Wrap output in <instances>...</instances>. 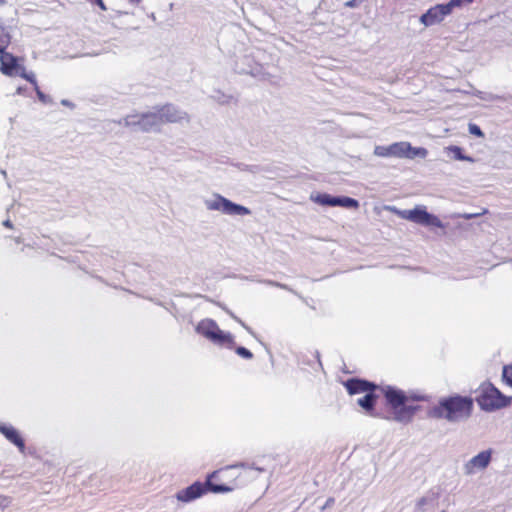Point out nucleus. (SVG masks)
Wrapping results in <instances>:
<instances>
[{"mask_svg":"<svg viewBox=\"0 0 512 512\" xmlns=\"http://www.w3.org/2000/svg\"><path fill=\"white\" fill-rule=\"evenodd\" d=\"M431 502V499L429 497L423 496L419 499H417L415 503V507L417 510L423 511L427 505H429Z\"/></svg>","mask_w":512,"mask_h":512,"instance_id":"nucleus-23","label":"nucleus"},{"mask_svg":"<svg viewBox=\"0 0 512 512\" xmlns=\"http://www.w3.org/2000/svg\"><path fill=\"white\" fill-rule=\"evenodd\" d=\"M472 93L476 97H478L479 99L484 100V101H495V100H498L500 98L499 96L494 95L492 93H485V92H482V91H479V90H473Z\"/></svg>","mask_w":512,"mask_h":512,"instance_id":"nucleus-21","label":"nucleus"},{"mask_svg":"<svg viewBox=\"0 0 512 512\" xmlns=\"http://www.w3.org/2000/svg\"><path fill=\"white\" fill-rule=\"evenodd\" d=\"M477 402L485 411H493L508 405L509 400L492 384H483Z\"/></svg>","mask_w":512,"mask_h":512,"instance_id":"nucleus-8","label":"nucleus"},{"mask_svg":"<svg viewBox=\"0 0 512 512\" xmlns=\"http://www.w3.org/2000/svg\"><path fill=\"white\" fill-rule=\"evenodd\" d=\"M162 125L166 123H189L190 116L187 112L172 104L157 107Z\"/></svg>","mask_w":512,"mask_h":512,"instance_id":"nucleus-13","label":"nucleus"},{"mask_svg":"<svg viewBox=\"0 0 512 512\" xmlns=\"http://www.w3.org/2000/svg\"><path fill=\"white\" fill-rule=\"evenodd\" d=\"M408 148L409 142L405 141L391 144L392 157L405 158Z\"/></svg>","mask_w":512,"mask_h":512,"instance_id":"nucleus-16","label":"nucleus"},{"mask_svg":"<svg viewBox=\"0 0 512 512\" xmlns=\"http://www.w3.org/2000/svg\"><path fill=\"white\" fill-rule=\"evenodd\" d=\"M474 0H450V6L455 8H461L464 5L471 4Z\"/></svg>","mask_w":512,"mask_h":512,"instance_id":"nucleus-25","label":"nucleus"},{"mask_svg":"<svg viewBox=\"0 0 512 512\" xmlns=\"http://www.w3.org/2000/svg\"><path fill=\"white\" fill-rule=\"evenodd\" d=\"M310 200L321 206H339L347 209H357L359 207L358 201L353 198L346 196L337 197L327 193H311Z\"/></svg>","mask_w":512,"mask_h":512,"instance_id":"nucleus-10","label":"nucleus"},{"mask_svg":"<svg viewBox=\"0 0 512 512\" xmlns=\"http://www.w3.org/2000/svg\"><path fill=\"white\" fill-rule=\"evenodd\" d=\"M120 124L126 127H137L143 132L158 131L162 126L157 107L147 113L127 115L120 121Z\"/></svg>","mask_w":512,"mask_h":512,"instance_id":"nucleus-5","label":"nucleus"},{"mask_svg":"<svg viewBox=\"0 0 512 512\" xmlns=\"http://www.w3.org/2000/svg\"><path fill=\"white\" fill-rule=\"evenodd\" d=\"M206 486L214 493H227L237 488L238 484L235 482L233 486L217 485L210 483L209 480L206 485L201 482H195L189 487L178 491L176 493V498L178 501L183 503L191 502L205 494L207 490Z\"/></svg>","mask_w":512,"mask_h":512,"instance_id":"nucleus-6","label":"nucleus"},{"mask_svg":"<svg viewBox=\"0 0 512 512\" xmlns=\"http://www.w3.org/2000/svg\"><path fill=\"white\" fill-rule=\"evenodd\" d=\"M61 103L65 106H71V103L68 100H62Z\"/></svg>","mask_w":512,"mask_h":512,"instance_id":"nucleus-37","label":"nucleus"},{"mask_svg":"<svg viewBox=\"0 0 512 512\" xmlns=\"http://www.w3.org/2000/svg\"><path fill=\"white\" fill-rule=\"evenodd\" d=\"M428 155L427 149L423 147H412L409 143V148L407 150V155L405 158L414 159L416 157L425 158Z\"/></svg>","mask_w":512,"mask_h":512,"instance_id":"nucleus-17","label":"nucleus"},{"mask_svg":"<svg viewBox=\"0 0 512 512\" xmlns=\"http://www.w3.org/2000/svg\"><path fill=\"white\" fill-rule=\"evenodd\" d=\"M360 4L358 0H350L345 3V6L348 8H355Z\"/></svg>","mask_w":512,"mask_h":512,"instance_id":"nucleus-33","label":"nucleus"},{"mask_svg":"<svg viewBox=\"0 0 512 512\" xmlns=\"http://www.w3.org/2000/svg\"><path fill=\"white\" fill-rule=\"evenodd\" d=\"M0 432L13 444H15L21 452H24L25 444L19 432L12 426L0 424Z\"/></svg>","mask_w":512,"mask_h":512,"instance_id":"nucleus-15","label":"nucleus"},{"mask_svg":"<svg viewBox=\"0 0 512 512\" xmlns=\"http://www.w3.org/2000/svg\"><path fill=\"white\" fill-rule=\"evenodd\" d=\"M3 225H4L5 227H7V228H12V223H11V221H10L9 219L5 220V221L3 222Z\"/></svg>","mask_w":512,"mask_h":512,"instance_id":"nucleus-35","label":"nucleus"},{"mask_svg":"<svg viewBox=\"0 0 512 512\" xmlns=\"http://www.w3.org/2000/svg\"><path fill=\"white\" fill-rule=\"evenodd\" d=\"M469 132L477 137H483L484 134L479 126L476 124H469Z\"/></svg>","mask_w":512,"mask_h":512,"instance_id":"nucleus-29","label":"nucleus"},{"mask_svg":"<svg viewBox=\"0 0 512 512\" xmlns=\"http://www.w3.org/2000/svg\"><path fill=\"white\" fill-rule=\"evenodd\" d=\"M472 400L468 397L452 396L442 398L439 404L432 408L431 414L437 418H444L450 422H457L470 416Z\"/></svg>","mask_w":512,"mask_h":512,"instance_id":"nucleus-1","label":"nucleus"},{"mask_svg":"<svg viewBox=\"0 0 512 512\" xmlns=\"http://www.w3.org/2000/svg\"><path fill=\"white\" fill-rule=\"evenodd\" d=\"M237 467L244 468V467H246V465L244 463H239V464H236V465L228 466L227 469L237 468Z\"/></svg>","mask_w":512,"mask_h":512,"instance_id":"nucleus-34","label":"nucleus"},{"mask_svg":"<svg viewBox=\"0 0 512 512\" xmlns=\"http://www.w3.org/2000/svg\"><path fill=\"white\" fill-rule=\"evenodd\" d=\"M453 10V7L450 6V2L445 4H437L422 14L419 21L425 27L440 24L448 15L453 12Z\"/></svg>","mask_w":512,"mask_h":512,"instance_id":"nucleus-12","label":"nucleus"},{"mask_svg":"<svg viewBox=\"0 0 512 512\" xmlns=\"http://www.w3.org/2000/svg\"><path fill=\"white\" fill-rule=\"evenodd\" d=\"M262 282L264 284H266V285H269V286H274V287H278V288L285 289V290H288V291H292V289L289 288L286 284H282V283L275 282V281H272V280H264Z\"/></svg>","mask_w":512,"mask_h":512,"instance_id":"nucleus-26","label":"nucleus"},{"mask_svg":"<svg viewBox=\"0 0 512 512\" xmlns=\"http://www.w3.org/2000/svg\"><path fill=\"white\" fill-rule=\"evenodd\" d=\"M493 450H482L463 464V473L466 476H473L488 468L492 461Z\"/></svg>","mask_w":512,"mask_h":512,"instance_id":"nucleus-11","label":"nucleus"},{"mask_svg":"<svg viewBox=\"0 0 512 512\" xmlns=\"http://www.w3.org/2000/svg\"><path fill=\"white\" fill-rule=\"evenodd\" d=\"M478 214H467L464 216L465 219H472L474 217H476Z\"/></svg>","mask_w":512,"mask_h":512,"instance_id":"nucleus-36","label":"nucleus"},{"mask_svg":"<svg viewBox=\"0 0 512 512\" xmlns=\"http://www.w3.org/2000/svg\"><path fill=\"white\" fill-rule=\"evenodd\" d=\"M387 210L395 213L402 219L414 222L423 226H433L437 228H444L443 222L433 214L428 213L425 206H416L414 209L409 210H398L395 207L387 206Z\"/></svg>","mask_w":512,"mask_h":512,"instance_id":"nucleus-4","label":"nucleus"},{"mask_svg":"<svg viewBox=\"0 0 512 512\" xmlns=\"http://www.w3.org/2000/svg\"><path fill=\"white\" fill-rule=\"evenodd\" d=\"M384 394L388 404L392 408V417L398 422H410L415 414L416 407L406 405L409 401H419L423 397L417 395H407L402 390L387 386Z\"/></svg>","mask_w":512,"mask_h":512,"instance_id":"nucleus-2","label":"nucleus"},{"mask_svg":"<svg viewBox=\"0 0 512 512\" xmlns=\"http://www.w3.org/2000/svg\"><path fill=\"white\" fill-rule=\"evenodd\" d=\"M11 40L9 32L0 24V53L9 45Z\"/></svg>","mask_w":512,"mask_h":512,"instance_id":"nucleus-19","label":"nucleus"},{"mask_svg":"<svg viewBox=\"0 0 512 512\" xmlns=\"http://www.w3.org/2000/svg\"><path fill=\"white\" fill-rule=\"evenodd\" d=\"M213 98L216 99L221 104H227L231 100L230 96H225V95H221L219 97L213 96Z\"/></svg>","mask_w":512,"mask_h":512,"instance_id":"nucleus-32","label":"nucleus"},{"mask_svg":"<svg viewBox=\"0 0 512 512\" xmlns=\"http://www.w3.org/2000/svg\"><path fill=\"white\" fill-rule=\"evenodd\" d=\"M35 90H36V93H37V96L39 98V100L43 103H48L49 102V97L47 95H45L40 89L38 86L35 87Z\"/></svg>","mask_w":512,"mask_h":512,"instance_id":"nucleus-30","label":"nucleus"},{"mask_svg":"<svg viewBox=\"0 0 512 512\" xmlns=\"http://www.w3.org/2000/svg\"><path fill=\"white\" fill-rule=\"evenodd\" d=\"M22 91H23V90H22V88H21V87H19V88L17 89L16 93H17V94H22Z\"/></svg>","mask_w":512,"mask_h":512,"instance_id":"nucleus-38","label":"nucleus"},{"mask_svg":"<svg viewBox=\"0 0 512 512\" xmlns=\"http://www.w3.org/2000/svg\"><path fill=\"white\" fill-rule=\"evenodd\" d=\"M196 332L215 345L232 348L235 345L234 337L231 333L220 329L218 324L209 318L201 320L196 326Z\"/></svg>","mask_w":512,"mask_h":512,"instance_id":"nucleus-3","label":"nucleus"},{"mask_svg":"<svg viewBox=\"0 0 512 512\" xmlns=\"http://www.w3.org/2000/svg\"><path fill=\"white\" fill-rule=\"evenodd\" d=\"M12 502L11 497L6 495H0V509H6Z\"/></svg>","mask_w":512,"mask_h":512,"instance_id":"nucleus-28","label":"nucleus"},{"mask_svg":"<svg viewBox=\"0 0 512 512\" xmlns=\"http://www.w3.org/2000/svg\"><path fill=\"white\" fill-rule=\"evenodd\" d=\"M18 75L21 76L22 78L28 80L29 82H31L35 87L37 86V82H36L34 74L26 73L24 67H22V69L20 70V73Z\"/></svg>","mask_w":512,"mask_h":512,"instance_id":"nucleus-24","label":"nucleus"},{"mask_svg":"<svg viewBox=\"0 0 512 512\" xmlns=\"http://www.w3.org/2000/svg\"><path fill=\"white\" fill-rule=\"evenodd\" d=\"M132 3H139L141 0H129Z\"/></svg>","mask_w":512,"mask_h":512,"instance_id":"nucleus-39","label":"nucleus"},{"mask_svg":"<svg viewBox=\"0 0 512 512\" xmlns=\"http://www.w3.org/2000/svg\"><path fill=\"white\" fill-rule=\"evenodd\" d=\"M18 58L10 53H0V71L7 76H17L22 69Z\"/></svg>","mask_w":512,"mask_h":512,"instance_id":"nucleus-14","label":"nucleus"},{"mask_svg":"<svg viewBox=\"0 0 512 512\" xmlns=\"http://www.w3.org/2000/svg\"><path fill=\"white\" fill-rule=\"evenodd\" d=\"M345 387L347 388L350 394L368 392L364 397L359 398L357 402L362 408H364L367 411L372 409L375 400L374 394L370 392L373 387L372 384L359 379H351L345 383Z\"/></svg>","mask_w":512,"mask_h":512,"instance_id":"nucleus-9","label":"nucleus"},{"mask_svg":"<svg viewBox=\"0 0 512 512\" xmlns=\"http://www.w3.org/2000/svg\"><path fill=\"white\" fill-rule=\"evenodd\" d=\"M445 151L447 153H452L453 154V157L456 159V160H461V161H468V162H474V159L470 156H465L462 154V150L460 147L458 146H449V147H446L445 148Z\"/></svg>","mask_w":512,"mask_h":512,"instance_id":"nucleus-18","label":"nucleus"},{"mask_svg":"<svg viewBox=\"0 0 512 512\" xmlns=\"http://www.w3.org/2000/svg\"><path fill=\"white\" fill-rule=\"evenodd\" d=\"M216 473H217V472L212 473V474L210 475V477H209V480H210L211 478H213V477L216 475Z\"/></svg>","mask_w":512,"mask_h":512,"instance_id":"nucleus-40","label":"nucleus"},{"mask_svg":"<svg viewBox=\"0 0 512 512\" xmlns=\"http://www.w3.org/2000/svg\"><path fill=\"white\" fill-rule=\"evenodd\" d=\"M258 472H263V469L262 468H257L256 469Z\"/></svg>","mask_w":512,"mask_h":512,"instance_id":"nucleus-41","label":"nucleus"},{"mask_svg":"<svg viewBox=\"0 0 512 512\" xmlns=\"http://www.w3.org/2000/svg\"><path fill=\"white\" fill-rule=\"evenodd\" d=\"M330 502H332V499H329V500L327 501V505H329V504H330Z\"/></svg>","mask_w":512,"mask_h":512,"instance_id":"nucleus-43","label":"nucleus"},{"mask_svg":"<svg viewBox=\"0 0 512 512\" xmlns=\"http://www.w3.org/2000/svg\"><path fill=\"white\" fill-rule=\"evenodd\" d=\"M204 205L207 210L218 211L230 216H245L251 213L247 207L233 203L218 193L204 199Z\"/></svg>","mask_w":512,"mask_h":512,"instance_id":"nucleus-7","label":"nucleus"},{"mask_svg":"<svg viewBox=\"0 0 512 512\" xmlns=\"http://www.w3.org/2000/svg\"><path fill=\"white\" fill-rule=\"evenodd\" d=\"M5 0H0V5L4 4Z\"/></svg>","mask_w":512,"mask_h":512,"instance_id":"nucleus-42","label":"nucleus"},{"mask_svg":"<svg viewBox=\"0 0 512 512\" xmlns=\"http://www.w3.org/2000/svg\"><path fill=\"white\" fill-rule=\"evenodd\" d=\"M374 155L378 157H392L391 145L389 146H375Z\"/></svg>","mask_w":512,"mask_h":512,"instance_id":"nucleus-20","label":"nucleus"},{"mask_svg":"<svg viewBox=\"0 0 512 512\" xmlns=\"http://www.w3.org/2000/svg\"><path fill=\"white\" fill-rule=\"evenodd\" d=\"M503 380L505 383L512 387V364L504 366L503 368Z\"/></svg>","mask_w":512,"mask_h":512,"instance_id":"nucleus-22","label":"nucleus"},{"mask_svg":"<svg viewBox=\"0 0 512 512\" xmlns=\"http://www.w3.org/2000/svg\"><path fill=\"white\" fill-rule=\"evenodd\" d=\"M236 353L243 357V358H246V359H251L253 357V354L246 348L244 347H238L236 349Z\"/></svg>","mask_w":512,"mask_h":512,"instance_id":"nucleus-27","label":"nucleus"},{"mask_svg":"<svg viewBox=\"0 0 512 512\" xmlns=\"http://www.w3.org/2000/svg\"><path fill=\"white\" fill-rule=\"evenodd\" d=\"M227 313L233 318L235 319L237 322H239L250 334H253L252 330L250 329V327H248L244 322H242L238 317H236L231 311L227 310Z\"/></svg>","mask_w":512,"mask_h":512,"instance_id":"nucleus-31","label":"nucleus"}]
</instances>
